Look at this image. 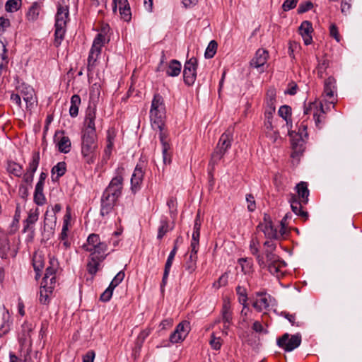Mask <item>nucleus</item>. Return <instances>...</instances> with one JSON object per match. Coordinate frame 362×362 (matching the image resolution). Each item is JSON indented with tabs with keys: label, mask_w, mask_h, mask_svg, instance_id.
I'll list each match as a JSON object with an SVG mask.
<instances>
[{
	"label": "nucleus",
	"mask_w": 362,
	"mask_h": 362,
	"mask_svg": "<svg viewBox=\"0 0 362 362\" xmlns=\"http://www.w3.org/2000/svg\"><path fill=\"white\" fill-rule=\"evenodd\" d=\"M273 182H274L278 191L284 190L287 183V177L284 175V172L276 173L273 178Z\"/></svg>",
	"instance_id": "nucleus-34"
},
{
	"label": "nucleus",
	"mask_w": 362,
	"mask_h": 362,
	"mask_svg": "<svg viewBox=\"0 0 362 362\" xmlns=\"http://www.w3.org/2000/svg\"><path fill=\"white\" fill-rule=\"evenodd\" d=\"M232 140V133L229 131L226 132L221 136L217 146L211 156L213 162L216 163L221 159L226 151L230 147Z\"/></svg>",
	"instance_id": "nucleus-8"
},
{
	"label": "nucleus",
	"mask_w": 362,
	"mask_h": 362,
	"mask_svg": "<svg viewBox=\"0 0 362 362\" xmlns=\"http://www.w3.org/2000/svg\"><path fill=\"white\" fill-rule=\"evenodd\" d=\"M21 0H8L5 5V9L7 12H16L21 8Z\"/></svg>",
	"instance_id": "nucleus-44"
},
{
	"label": "nucleus",
	"mask_w": 362,
	"mask_h": 362,
	"mask_svg": "<svg viewBox=\"0 0 362 362\" xmlns=\"http://www.w3.org/2000/svg\"><path fill=\"white\" fill-rule=\"evenodd\" d=\"M83 247L86 251L90 252V256L105 257L107 245L105 242L101 241L98 235L93 233L88 237L87 243Z\"/></svg>",
	"instance_id": "nucleus-6"
},
{
	"label": "nucleus",
	"mask_w": 362,
	"mask_h": 362,
	"mask_svg": "<svg viewBox=\"0 0 362 362\" xmlns=\"http://www.w3.org/2000/svg\"><path fill=\"white\" fill-rule=\"evenodd\" d=\"M209 344L214 350H219L222 345V340L220 337H216L214 333H212Z\"/></svg>",
	"instance_id": "nucleus-52"
},
{
	"label": "nucleus",
	"mask_w": 362,
	"mask_h": 362,
	"mask_svg": "<svg viewBox=\"0 0 362 362\" xmlns=\"http://www.w3.org/2000/svg\"><path fill=\"white\" fill-rule=\"evenodd\" d=\"M107 30V28H103L101 32L96 35L90 50L99 54L101 53L102 47L109 41V39L106 37Z\"/></svg>",
	"instance_id": "nucleus-22"
},
{
	"label": "nucleus",
	"mask_w": 362,
	"mask_h": 362,
	"mask_svg": "<svg viewBox=\"0 0 362 362\" xmlns=\"http://www.w3.org/2000/svg\"><path fill=\"white\" fill-rule=\"evenodd\" d=\"M236 291L239 296V302L243 305H245L247 300L245 289L243 287L238 286L236 288Z\"/></svg>",
	"instance_id": "nucleus-57"
},
{
	"label": "nucleus",
	"mask_w": 362,
	"mask_h": 362,
	"mask_svg": "<svg viewBox=\"0 0 362 362\" xmlns=\"http://www.w3.org/2000/svg\"><path fill=\"white\" fill-rule=\"evenodd\" d=\"M115 137V132L114 129H109L107 134V145L106 148L112 150L113 141Z\"/></svg>",
	"instance_id": "nucleus-54"
},
{
	"label": "nucleus",
	"mask_w": 362,
	"mask_h": 362,
	"mask_svg": "<svg viewBox=\"0 0 362 362\" xmlns=\"http://www.w3.org/2000/svg\"><path fill=\"white\" fill-rule=\"evenodd\" d=\"M181 63L176 59H173L169 62L166 74L169 76H177L181 72Z\"/></svg>",
	"instance_id": "nucleus-33"
},
{
	"label": "nucleus",
	"mask_w": 362,
	"mask_h": 362,
	"mask_svg": "<svg viewBox=\"0 0 362 362\" xmlns=\"http://www.w3.org/2000/svg\"><path fill=\"white\" fill-rule=\"evenodd\" d=\"M291 112L292 109L289 105H284L279 107L278 115L286 122H288V120H291L292 113Z\"/></svg>",
	"instance_id": "nucleus-41"
},
{
	"label": "nucleus",
	"mask_w": 362,
	"mask_h": 362,
	"mask_svg": "<svg viewBox=\"0 0 362 362\" xmlns=\"http://www.w3.org/2000/svg\"><path fill=\"white\" fill-rule=\"evenodd\" d=\"M197 59L194 57L187 60L184 66L183 77L185 83L191 86L194 84L197 77Z\"/></svg>",
	"instance_id": "nucleus-9"
},
{
	"label": "nucleus",
	"mask_w": 362,
	"mask_h": 362,
	"mask_svg": "<svg viewBox=\"0 0 362 362\" xmlns=\"http://www.w3.org/2000/svg\"><path fill=\"white\" fill-rule=\"evenodd\" d=\"M270 241L271 239H267V240L264 243L263 252L261 255H258L257 257L260 267L267 268L268 270H270L272 266V258L270 257L272 248Z\"/></svg>",
	"instance_id": "nucleus-14"
},
{
	"label": "nucleus",
	"mask_w": 362,
	"mask_h": 362,
	"mask_svg": "<svg viewBox=\"0 0 362 362\" xmlns=\"http://www.w3.org/2000/svg\"><path fill=\"white\" fill-rule=\"evenodd\" d=\"M124 276L125 274L123 271L119 272L112 280L109 286L114 290L123 281Z\"/></svg>",
	"instance_id": "nucleus-50"
},
{
	"label": "nucleus",
	"mask_w": 362,
	"mask_h": 362,
	"mask_svg": "<svg viewBox=\"0 0 362 362\" xmlns=\"http://www.w3.org/2000/svg\"><path fill=\"white\" fill-rule=\"evenodd\" d=\"M40 7L37 3H33L30 7L28 13L27 18L30 21H35L37 19L40 14Z\"/></svg>",
	"instance_id": "nucleus-39"
},
{
	"label": "nucleus",
	"mask_w": 362,
	"mask_h": 362,
	"mask_svg": "<svg viewBox=\"0 0 362 362\" xmlns=\"http://www.w3.org/2000/svg\"><path fill=\"white\" fill-rule=\"evenodd\" d=\"M298 86L297 83L291 81L288 83L287 88L284 90V94L289 95H294L297 93Z\"/></svg>",
	"instance_id": "nucleus-53"
},
{
	"label": "nucleus",
	"mask_w": 362,
	"mask_h": 362,
	"mask_svg": "<svg viewBox=\"0 0 362 362\" xmlns=\"http://www.w3.org/2000/svg\"><path fill=\"white\" fill-rule=\"evenodd\" d=\"M144 178V171L142 168L137 165L134 170L131 178V189L134 193L140 189Z\"/></svg>",
	"instance_id": "nucleus-23"
},
{
	"label": "nucleus",
	"mask_w": 362,
	"mask_h": 362,
	"mask_svg": "<svg viewBox=\"0 0 362 362\" xmlns=\"http://www.w3.org/2000/svg\"><path fill=\"white\" fill-rule=\"evenodd\" d=\"M57 270L53 267H47L42 284H44V285H46V284H55V272Z\"/></svg>",
	"instance_id": "nucleus-36"
},
{
	"label": "nucleus",
	"mask_w": 362,
	"mask_h": 362,
	"mask_svg": "<svg viewBox=\"0 0 362 362\" xmlns=\"http://www.w3.org/2000/svg\"><path fill=\"white\" fill-rule=\"evenodd\" d=\"M81 98L78 95H74L71 98V106L69 108V114L71 117H76L78 114V107L81 105Z\"/></svg>",
	"instance_id": "nucleus-35"
},
{
	"label": "nucleus",
	"mask_w": 362,
	"mask_h": 362,
	"mask_svg": "<svg viewBox=\"0 0 362 362\" xmlns=\"http://www.w3.org/2000/svg\"><path fill=\"white\" fill-rule=\"evenodd\" d=\"M305 139L299 134L291 135L292 153L291 156L293 158H298L305 151Z\"/></svg>",
	"instance_id": "nucleus-15"
},
{
	"label": "nucleus",
	"mask_w": 362,
	"mask_h": 362,
	"mask_svg": "<svg viewBox=\"0 0 362 362\" xmlns=\"http://www.w3.org/2000/svg\"><path fill=\"white\" fill-rule=\"evenodd\" d=\"M281 315L284 316L288 321L291 324V325H295L296 327H301L303 325L302 322H296V314H291L288 312L284 311L281 313Z\"/></svg>",
	"instance_id": "nucleus-48"
},
{
	"label": "nucleus",
	"mask_w": 362,
	"mask_h": 362,
	"mask_svg": "<svg viewBox=\"0 0 362 362\" xmlns=\"http://www.w3.org/2000/svg\"><path fill=\"white\" fill-rule=\"evenodd\" d=\"M292 218V214L287 213L280 221L278 228L273 227V240L286 239L290 235V229L287 227L288 219Z\"/></svg>",
	"instance_id": "nucleus-11"
},
{
	"label": "nucleus",
	"mask_w": 362,
	"mask_h": 362,
	"mask_svg": "<svg viewBox=\"0 0 362 362\" xmlns=\"http://www.w3.org/2000/svg\"><path fill=\"white\" fill-rule=\"evenodd\" d=\"M123 186V177L117 175L110 181L108 187L103 192L105 196L117 199L122 194Z\"/></svg>",
	"instance_id": "nucleus-10"
},
{
	"label": "nucleus",
	"mask_w": 362,
	"mask_h": 362,
	"mask_svg": "<svg viewBox=\"0 0 362 362\" xmlns=\"http://www.w3.org/2000/svg\"><path fill=\"white\" fill-rule=\"evenodd\" d=\"M57 223V216L53 212L49 211V207L47 208L44 218V228L49 231H52Z\"/></svg>",
	"instance_id": "nucleus-30"
},
{
	"label": "nucleus",
	"mask_w": 362,
	"mask_h": 362,
	"mask_svg": "<svg viewBox=\"0 0 362 362\" xmlns=\"http://www.w3.org/2000/svg\"><path fill=\"white\" fill-rule=\"evenodd\" d=\"M97 136L83 134L81 141V154L88 164L95 162L97 158Z\"/></svg>",
	"instance_id": "nucleus-5"
},
{
	"label": "nucleus",
	"mask_w": 362,
	"mask_h": 362,
	"mask_svg": "<svg viewBox=\"0 0 362 362\" xmlns=\"http://www.w3.org/2000/svg\"><path fill=\"white\" fill-rule=\"evenodd\" d=\"M257 231L262 233L267 239H272V221L269 214H264V222L258 225Z\"/></svg>",
	"instance_id": "nucleus-26"
},
{
	"label": "nucleus",
	"mask_w": 362,
	"mask_h": 362,
	"mask_svg": "<svg viewBox=\"0 0 362 362\" xmlns=\"http://www.w3.org/2000/svg\"><path fill=\"white\" fill-rule=\"evenodd\" d=\"M21 99L25 103V109L31 111L37 105V99L34 89L27 84L23 83L18 86L16 93L11 95V100L18 108L23 110Z\"/></svg>",
	"instance_id": "nucleus-3"
},
{
	"label": "nucleus",
	"mask_w": 362,
	"mask_h": 362,
	"mask_svg": "<svg viewBox=\"0 0 362 362\" xmlns=\"http://www.w3.org/2000/svg\"><path fill=\"white\" fill-rule=\"evenodd\" d=\"M298 194H291L288 202L292 211L304 221L308 219V211L303 209V205H306L309 201L310 191L305 182H300L296 187Z\"/></svg>",
	"instance_id": "nucleus-1"
},
{
	"label": "nucleus",
	"mask_w": 362,
	"mask_h": 362,
	"mask_svg": "<svg viewBox=\"0 0 362 362\" xmlns=\"http://www.w3.org/2000/svg\"><path fill=\"white\" fill-rule=\"evenodd\" d=\"M269 54L264 49H259L257 51L255 57L252 59L250 64L255 68L264 66Z\"/></svg>",
	"instance_id": "nucleus-28"
},
{
	"label": "nucleus",
	"mask_w": 362,
	"mask_h": 362,
	"mask_svg": "<svg viewBox=\"0 0 362 362\" xmlns=\"http://www.w3.org/2000/svg\"><path fill=\"white\" fill-rule=\"evenodd\" d=\"M7 170L11 174L17 177H20L23 173V167L15 162H9Z\"/></svg>",
	"instance_id": "nucleus-42"
},
{
	"label": "nucleus",
	"mask_w": 362,
	"mask_h": 362,
	"mask_svg": "<svg viewBox=\"0 0 362 362\" xmlns=\"http://www.w3.org/2000/svg\"><path fill=\"white\" fill-rule=\"evenodd\" d=\"M8 63V59L6 56V45L0 40V76L6 71Z\"/></svg>",
	"instance_id": "nucleus-31"
},
{
	"label": "nucleus",
	"mask_w": 362,
	"mask_h": 362,
	"mask_svg": "<svg viewBox=\"0 0 362 362\" xmlns=\"http://www.w3.org/2000/svg\"><path fill=\"white\" fill-rule=\"evenodd\" d=\"M40 210L37 207H34L29 210L28 217L24 221V232L28 231L33 228V226L38 220Z\"/></svg>",
	"instance_id": "nucleus-25"
},
{
	"label": "nucleus",
	"mask_w": 362,
	"mask_h": 362,
	"mask_svg": "<svg viewBox=\"0 0 362 362\" xmlns=\"http://www.w3.org/2000/svg\"><path fill=\"white\" fill-rule=\"evenodd\" d=\"M8 311L4 310L3 312V319L4 322L0 326V337L6 334L10 329V323L8 322Z\"/></svg>",
	"instance_id": "nucleus-46"
},
{
	"label": "nucleus",
	"mask_w": 362,
	"mask_h": 362,
	"mask_svg": "<svg viewBox=\"0 0 362 362\" xmlns=\"http://www.w3.org/2000/svg\"><path fill=\"white\" fill-rule=\"evenodd\" d=\"M222 321L223 322H231L232 313L230 311V305L228 301H224L222 308Z\"/></svg>",
	"instance_id": "nucleus-40"
},
{
	"label": "nucleus",
	"mask_w": 362,
	"mask_h": 362,
	"mask_svg": "<svg viewBox=\"0 0 362 362\" xmlns=\"http://www.w3.org/2000/svg\"><path fill=\"white\" fill-rule=\"evenodd\" d=\"M16 254L17 250L11 247L6 235L0 233V257L5 259L9 257H15Z\"/></svg>",
	"instance_id": "nucleus-16"
},
{
	"label": "nucleus",
	"mask_w": 362,
	"mask_h": 362,
	"mask_svg": "<svg viewBox=\"0 0 362 362\" xmlns=\"http://www.w3.org/2000/svg\"><path fill=\"white\" fill-rule=\"evenodd\" d=\"M246 201L247 202V209L250 211H254L256 209V203L253 195L251 194H247Z\"/></svg>",
	"instance_id": "nucleus-63"
},
{
	"label": "nucleus",
	"mask_w": 362,
	"mask_h": 362,
	"mask_svg": "<svg viewBox=\"0 0 362 362\" xmlns=\"http://www.w3.org/2000/svg\"><path fill=\"white\" fill-rule=\"evenodd\" d=\"M272 259H273V269L274 270V271H273V275L275 273L277 274V275H276L277 281L279 282V273H280V271H279V267H286V263L284 260L279 261V257L274 255V254H273Z\"/></svg>",
	"instance_id": "nucleus-45"
},
{
	"label": "nucleus",
	"mask_w": 362,
	"mask_h": 362,
	"mask_svg": "<svg viewBox=\"0 0 362 362\" xmlns=\"http://www.w3.org/2000/svg\"><path fill=\"white\" fill-rule=\"evenodd\" d=\"M190 330L189 323L182 321L177 325L175 331L170 336V341L173 344L182 341L187 336Z\"/></svg>",
	"instance_id": "nucleus-12"
},
{
	"label": "nucleus",
	"mask_w": 362,
	"mask_h": 362,
	"mask_svg": "<svg viewBox=\"0 0 362 362\" xmlns=\"http://www.w3.org/2000/svg\"><path fill=\"white\" fill-rule=\"evenodd\" d=\"M150 119L153 129H160L164 125L165 107L163 97L155 94L151 101Z\"/></svg>",
	"instance_id": "nucleus-4"
},
{
	"label": "nucleus",
	"mask_w": 362,
	"mask_h": 362,
	"mask_svg": "<svg viewBox=\"0 0 362 362\" xmlns=\"http://www.w3.org/2000/svg\"><path fill=\"white\" fill-rule=\"evenodd\" d=\"M170 146H165L163 147V161L165 165H168L171 163V154L169 152Z\"/></svg>",
	"instance_id": "nucleus-55"
},
{
	"label": "nucleus",
	"mask_w": 362,
	"mask_h": 362,
	"mask_svg": "<svg viewBox=\"0 0 362 362\" xmlns=\"http://www.w3.org/2000/svg\"><path fill=\"white\" fill-rule=\"evenodd\" d=\"M177 252V246L175 245L174 248L172 250V251L170 252L167 261L165 264V269L170 270L174 257L175 256Z\"/></svg>",
	"instance_id": "nucleus-58"
},
{
	"label": "nucleus",
	"mask_w": 362,
	"mask_h": 362,
	"mask_svg": "<svg viewBox=\"0 0 362 362\" xmlns=\"http://www.w3.org/2000/svg\"><path fill=\"white\" fill-rule=\"evenodd\" d=\"M168 230V223L165 221H163L160 223V226L158 228V238L161 239Z\"/></svg>",
	"instance_id": "nucleus-59"
},
{
	"label": "nucleus",
	"mask_w": 362,
	"mask_h": 362,
	"mask_svg": "<svg viewBox=\"0 0 362 362\" xmlns=\"http://www.w3.org/2000/svg\"><path fill=\"white\" fill-rule=\"evenodd\" d=\"M111 153H112L111 150L107 149L106 148H105L104 154L101 158L100 162L97 165L96 169L101 168L103 166V165H105L107 162V160H109V158L111 156Z\"/></svg>",
	"instance_id": "nucleus-56"
},
{
	"label": "nucleus",
	"mask_w": 362,
	"mask_h": 362,
	"mask_svg": "<svg viewBox=\"0 0 362 362\" xmlns=\"http://www.w3.org/2000/svg\"><path fill=\"white\" fill-rule=\"evenodd\" d=\"M313 7V4L310 1H302L297 9V12L298 14L304 13L310 10H311Z\"/></svg>",
	"instance_id": "nucleus-51"
},
{
	"label": "nucleus",
	"mask_w": 362,
	"mask_h": 362,
	"mask_svg": "<svg viewBox=\"0 0 362 362\" xmlns=\"http://www.w3.org/2000/svg\"><path fill=\"white\" fill-rule=\"evenodd\" d=\"M299 33L303 37L304 44L309 45L313 42L312 33L313 32L312 23L309 21H304L301 23L299 28Z\"/></svg>",
	"instance_id": "nucleus-18"
},
{
	"label": "nucleus",
	"mask_w": 362,
	"mask_h": 362,
	"mask_svg": "<svg viewBox=\"0 0 362 362\" xmlns=\"http://www.w3.org/2000/svg\"><path fill=\"white\" fill-rule=\"evenodd\" d=\"M119 11L121 18L124 21L128 22L131 20L132 13H131L129 5L128 6H127L126 8L121 9Z\"/></svg>",
	"instance_id": "nucleus-61"
},
{
	"label": "nucleus",
	"mask_w": 362,
	"mask_h": 362,
	"mask_svg": "<svg viewBox=\"0 0 362 362\" xmlns=\"http://www.w3.org/2000/svg\"><path fill=\"white\" fill-rule=\"evenodd\" d=\"M113 11H115L117 8L120 11L122 8H126L129 6V3L127 0H113Z\"/></svg>",
	"instance_id": "nucleus-62"
},
{
	"label": "nucleus",
	"mask_w": 362,
	"mask_h": 362,
	"mask_svg": "<svg viewBox=\"0 0 362 362\" xmlns=\"http://www.w3.org/2000/svg\"><path fill=\"white\" fill-rule=\"evenodd\" d=\"M270 296L266 293H257L252 303L253 307L258 311L266 310L269 305Z\"/></svg>",
	"instance_id": "nucleus-19"
},
{
	"label": "nucleus",
	"mask_w": 362,
	"mask_h": 362,
	"mask_svg": "<svg viewBox=\"0 0 362 362\" xmlns=\"http://www.w3.org/2000/svg\"><path fill=\"white\" fill-rule=\"evenodd\" d=\"M35 326L30 322H25L22 325L21 331L19 334V341L22 346H28L29 347L31 345V333L34 329Z\"/></svg>",
	"instance_id": "nucleus-17"
},
{
	"label": "nucleus",
	"mask_w": 362,
	"mask_h": 362,
	"mask_svg": "<svg viewBox=\"0 0 362 362\" xmlns=\"http://www.w3.org/2000/svg\"><path fill=\"white\" fill-rule=\"evenodd\" d=\"M40 289V297L39 300L40 303L47 305L49 303V300L52 296V292L55 287V284H42Z\"/></svg>",
	"instance_id": "nucleus-24"
},
{
	"label": "nucleus",
	"mask_w": 362,
	"mask_h": 362,
	"mask_svg": "<svg viewBox=\"0 0 362 362\" xmlns=\"http://www.w3.org/2000/svg\"><path fill=\"white\" fill-rule=\"evenodd\" d=\"M298 1L299 0H285L282 5L283 10L284 11H288L294 8Z\"/></svg>",
	"instance_id": "nucleus-60"
},
{
	"label": "nucleus",
	"mask_w": 362,
	"mask_h": 362,
	"mask_svg": "<svg viewBox=\"0 0 362 362\" xmlns=\"http://www.w3.org/2000/svg\"><path fill=\"white\" fill-rule=\"evenodd\" d=\"M96 117V109L95 107L89 106L86 111L85 118V129L83 134L96 136L95 120Z\"/></svg>",
	"instance_id": "nucleus-13"
},
{
	"label": "nucleus",
	"mask_w": 362,
	"mask_h": 362,
	"mask_svg": "<svg viewBox=\"0 0 362 362\" xmlns=\"http://www.w3.org/2000/svg\"><path fill=\"white\" fill-rule=\"evenodd\" d=\"M34 201L37 205H43L45 203V197L43 194V192H35Z\"/></svg>",
	"instance_id": "nucleus-64"
},
{
	"label": "nucleus",
	"mask_w": 362,
	"mask_h": 362,
	"mask_svg": "<svg viewBox=\"0 0 362 362\" xmlns=\"http://www.w3.org/2000/svg\"><path fill=\"white\" fill-rule=\"evenodd\" d=\"M337 81L334 76H329L324 83V94L329 99L334 97V93L337 92Z\"/></svg>",
	"instance_id": "nucleus-27"
},
{
	"label": "nucleus",
	"mask_w": 362,
	"mask_h": 362,
	"mask_svg": "<svg viewBox=\"0 0 362 362\" xmlns=\"http://www.w3.org/2000/svg\"><path fill=\"white\" fill-rule=\"evenodd\" d=\"M66 172V164L64 162L58 163L52 169V180H57Z\"/></svg>",
	"instance_id": "nucleus-38"
},
{
	"label": "nucleus",
	"mask_w": 362,
	"mask_h": 362,
	"mask_svg": "<svg viewBox=\"0 0 362 362\" xmlns=\"http://www.w3.org/2000/svg\"><path fill=\"white\" fill-rule=\"evenodd\" d=\"M302 341L300 333L290 335L288 333L284 334L276 340L277 345L285 351L290 352L298 348Z\"/></svg>",
	"instance_id": "nucleus-7"
},
{
	"label": "nucleus",
	"mask_w": 362,
	"mask_h": 362,
	"mask_svg": "<svg viewBox=\"0 0 362 362\" xmlns=\"http://www.w3.org/2000/svg\"><path fill=\"white\" fill-rule=\"evenodd\" d=\"M69 21V6L64 0L57 4V13L55 15V32L54 45H60L66 31L67 23Z\"/></svg>",
	"instance_id": "nucleus-2"
},
{
	"label": "nucleus",
	"mask_w": 362,
	"mask_h": 362,
	"mask_svg": "<svg viewBox=\"0 0 362 362\" xmlns=\"http://www.w3.org/2000/svg\"><path fill=\"white\" fill-rule=\"evenodd\" d=\"M329 35L334 38L337 42H339L341 40V36L339 34L338 27L335 23H332L329 28Z\"/></svg>",
	"instance_id": "nucleus-49"
},
{
	"label": "nucleus",
	"mask_w": 362,
	"mask_h": 362,
	"mask_svg": "<svg viewBox=\"0 0 362 362\" xmlns=\"http://www.w3.org/2000/svg\"><path fill=\"white\" fill-rule=\"evenodd\" d=\"M105 257H100L98 256H90V261L88 263L87 269L90 274H95L98 268L100 262H101Z\"/></svg>",
	"instance_id": "nucleus-37"
},
{
	"label": "nucleus",
	"mask_w": 362,
	"mask_h": 362,
	"mask_svg": "<svg viewBox=\"0 0 362 362\" xmlns=\"http://www.w3.org/2000/svg\"><path fill=\"white\" fill-rule=\"evenodd\" d=\"M199 237L200 236H196L192 235V241H191V252L189 255V259L192 261V265L188 267V269L189 270V272H192L194 271L196 267V262L197 259V252L199 250Z\"/></svg>",
	"instance_id": "nucleus-21"
},
{
	"label": "nucleus",
	"mask_w": 362,
	"mask_h": 362,
	"mask_svg": "<svg viewBox=\"0 0 362 362\" xmlns=\"http://www.w3.org/2000/svg\"><path fill=\"white\" fill-rule=\"evenodd\" d=\"M57 141L58 150L64 153H67L71 150V141L69 138L64 135V132H57L54 136Z\"/></svg>",
	"instance_id": "nucleus-20"
},
{
	"label": "nucleus",
	"mask_w": 362,
	"mask_h": 362,
	"mask_svg": "<svg viewBox=\"0 0 362 362\" xmlns=\"http://www.w3.org/2000/svg\"><path fill=\"white\" fill-rule=\"evenodd\" d=\"M116 201V199L105 196L103 194L101 199L100 214L103 216L109 214L113 209Z\"/></svg>",
	"instance_id": "nucleus-29"
},
{
	"label": "nucleus",
	"mask_w": 362,
	"mask_h": 362,
	"mask_svg": "<svg viewBox=\"0 0 362 362\" xmlns=\"http://www.w3.org/2000/svg\"><path fill=\"white\" fill-rule=\"evenodd\" d=\"M217 47H218L217 42L215 40H211L209 43L208 46L206 49V51L204 53L205 57L207 59L212 58L216 52Z\"/></svg>",
	"instance_id": "nucleus-47"
},
{
	"label": "nucleus",
	"mask_w": 362,
	"mask_h": 362,
	"mask_svg": "<svg viewBox=\"0 0 362 362\" xmlns=\"http://www.w3.org/2000/svg\"><path fill=\"white\" fill-rule=\"evenodd\" d=\"M317 76L320 78H322L324 77V74L325 73L327 68L329 66L330 62L327 59V55H324L322 58L317 57Z\"/></svg>",
	"instance_id": "nucleus-32"
},
{
	"label": "nucleus",
	"mask_w": 362,
	"mask_h": 362,
	"mask_svg": "<svg viewBox=\"0 0 362 362\" xmlns=\"http://www.w3.org/2000/svg\"><path fill=\"white\" fill-rule=\"evenodd\" d=\"M40 159V153L34 152L33 154V156H32V160L29 163L28 168L27 170L35 173L37 169L38 165H39Z\"/></svg>",
	"instance_id": "nucleus-43"
}]
</instances>
